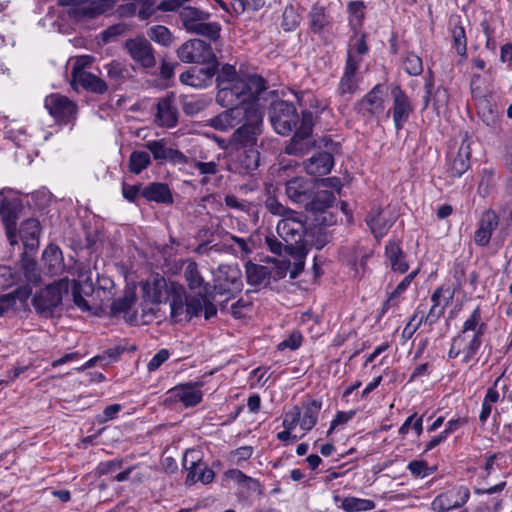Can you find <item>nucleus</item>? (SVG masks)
<instances>
[{
  "label": "nucleus",
  "instance_id": "nucleus-1",
  "mask_svg": "<svg viewBox=\"0 0 512 512\" xmlns=\"http://www.w3.org/2000/svg\"><path fill=\"white\" fill-rule=\"evenodd\" d=\"M487 325L482 320L480 307L477 306L464 321L460 332L452 339L448 358L461 357L465 364L474 359L484 339Z\"/></svg>",
  "mask_w": 512,
  "mask_h": 512
},
{
  "label": "nucleus",
  "instance_id": "nucleus-2",
  "mask_svg": "<svg viewBox=\"0 0 512 512\" xmlns=\"http://www.w3.org/2000/svg\"><path fill=\"white\" fill-rule=\"evenodd\" d=\"M330 117L331 112L326 103L323 104L317 100L314 101V104L311 103L308 109L302 111L300 126L286 146L285 152L295 156L307 154L314 145L311 140L313 126Z\"/></svg>",
  "mask_w": 512,
  "mask_h": 512
},
{
  "label": "nucleus",
  "instance_id": "nucleus-3",
  "mask_svg": "<svg viewBox=\"0 0 512 512\" xmlns=\"http://www.w3.org/2000/svg\"><path fill=\"white\" fill-rule=\"evenodd\" d=\"M258 98H242L237 104H233L224 112L217 115L212 124L216 129L226 130L240 122L260 123L262 111L257 102Z\"/></svg>",
  "mask_w": 512,
  "mask_h": 512
},
{
  "label": "nucleus",
  "instance_id": "nucleus-4",
  "mask_svg": "<svg viewBox=\"0 0 512 512\" xmlns=\"http://www.w3.org/2000/svg\"><path fill=\"white\" fill-rule=\"evenodd\" d=\"M183 27L188 33L207 37L216 41L220 37L221 26L217 22H209L210 14L198 8L184 6L179 11Z\"/></svg>",
  "mask_w": 512,
  "mask_h": 512
},
{
  "label": "nucleus",
  "instance_id": "nucleus-5",
  "mask_svg": "<svg viewBox=\"0 0 512 512\" xmlns=\"http://www.w3.org/2000/svg\"><path fill=\"white\" fill-rule=\"evenodd\" d=\"M278 236L285 243V251L295 250L296 246H306L308 240H304L308 236L306 228V217L297 211L290 213L284 219H280L276 226Z\"/></svg>",
  "mask_w": 512,
  "mask_h": 512
},
{
  "label": "nucleus",
  "instance_id": "nucleus-6",
  "mask_svg": "<svg viewBox=\"0 0 512 512\" xmlns=\"http://www.w3.org/2000/svg\"><path fill=\"white\" fill-rule=\"evenodd\" d=\"M69 290L68 278H62L42 288L33 298L32 304L36 312L44 317H50L53 311L62 303L63 295Z\"/></svg>",
  "mask_w": 512,
  "mask_h": 512
},
{
  "label": "nucleus",
  "instance_id": "nucleus-7",
  "mask_svg": "<svg viewBox=\"0 0 512 512\" xmlns=\"http://www.w3.org/2000/svg\"><path fill=\"white\" fill-rule=\"evenodd\" d=\"M21 207V200L12 190L0 191V216L12 246L18 243L17 220Z\"/></svg>",
  "mask_w": 512,
  "mask_h": 512
},
{
  "label": "nucleus",
  "instance_id": "nucleus-8",
  "mask_svg": "<svg viewBox=\"0 0 512 512\" xmlns=\"http://www.w3.org/2000/svg\"><path fill=\"white\" fill-rule=\"evenodd\" d=\"M270 121L280 135L290 134L299 121L296 107L282 98H277L270 107Z\"/></svg>",
  "mask_w": 512,
  "mask_h": 512
},
{
  "label": "nucleus",
  "instance_id": "nucleus-9",
  "mask_svg": "<svg viewBox=\"0 0 512 512\" xmlns=\"http://www.w3.org/2000/svg\"><path fill=\"white\" fill-rule=\"evenodd\" d=\"M214 289L220 295L233 297L243 287L242 273L237 265H220L214 272Z\"/></svg>",
  "mask_w": 512,
  "mask_h": 512
},
{
  "label": "nucleus",
  "instance_id": "nucleus-10",
  "mask_svg": "<svg viewBox=\"0 0 512 512\" xmlns=\"http://www.w3.org/2000/svg\"><path fill=\"white\" fill-rule=\"evenodd\" d=\"M183 467L188 471L185 480L187 485H193L196 482L208 484L215 477L214 471L202 461L200 453L196 450L186 451L183 457Z\"/></svg>",
  "mask_w": 512,
  "mask_h": 512
},
{
  "label": "nucleus",
  "instance_id": "nucleus-11",
  "mask_svg": "<svg viewBox=\"0 0 512 512\" xmlns=\"http://www.w3.org/2000/svg\"><path fill=\"white\" fill-rule=\"evenodd\" d=\"M177 57L184 63L205 64L216 57L210 44L201 39H191L177 49Z\"/></svg>",
  "mask_w": 512,
  "mask_h": 512
},
{
  "label": "nucleus",
  "instance_id": "nucleus-12",
  "mask_svg": "<svg viewBox=\"0 0 512 512\" xmlns=\"http://www.w3.org/2000/svg\"><path fill=\"white\" fill-rule=\"evenodd\" d=\"M115 0H58L62 6H68V13L74 18H94L107 11Z\"/></svg>",
  "mask_w": 512,
  "mask_h": 512
},
{
  "label": "nucleus",
  "instance_id": "nucleus-13",
  "mask_svg": "<svg viewBox=\"0 0 512 512\" xmlns=\"http://www.w3.org/2000/svg\"><path fill=\"white\" fill-rule=\"evenodd\" d=\"M471 143V138L465 133L458 151L448 154L446 172L451 178L461 177L470 167Z\"/></svg>",
  "mask_w": 512,
  "mask_h": 512
},
{
  "label": "nucleus",
  "instance_id": "nucleus-14",
  "mask_svg": "<svg viewBox=\"0 0 512 512\" xmlns=\"http://www.w3.org/2000/svg\"><path fill=\"white\" fill-rule=\"evenodd\" d=\"M179 285V283L173 281L168 282L164 277L157 274L152 276V278L143 285V297L146 301L159 304L163 301H167L172 295V288Z\"/></svg>",
  "mask_w": 512,
  "mask_h": 512
},
{
  "label": "nucleus",
  "instance_id": "nucleus-15",
  "mask_svg": "<svg viewBox=\"0 0 512 512\" xmlns=\"http://www.w3.org/2000/svg\"><path fill=\"white\" fill-rule=\"evenodd\" d=\"M125 48L130 57L143 68H153L156 65L154 49L147 39L143 37L128 39L125 42Z\"/></svg>",
  "mask_w": 512,
  "mask_h": 512
},
{
  "label": "nucleus",
  "instance_id": "nucleus-16",
  "mask_svg": "<svg viewBox=\"0 0 512 512\" xmlns=\"http://www.w3.org/2000/svg\"><path fill=\"white\" fill-rule=\"evenodd\" d=\"M315 192V183L303 177H295L286 182L285 193L294 203L306 205Z\"/></svg>",
  "mask_w": 512,
  "mask_h": 512
},
{
  "label": "nucleus",
  "instance_id": "nucleus-17",
  "mask_svg": "<svg viewBox=\"0 0 512 512\" xmlns=\"http://www.w3.org/2000/svg\"><path fill=\"white\" fill-rule=\"evenodd\" d=\"M470 492L466 487H458L438 495L432 502L433 508L439 511H450L460 508L468 501Z\"/></svg>",
  "mask_w": 512,
  "mask_h": 512
},
{
  "label": "nucleus",
  "instance_id": "nucleus-18",
  "mask_svg": "<svg viewBox=\"0 0 512 512\" xmlns=\"http://www.w3.org/2000/svg\"><path fill=\"white\" fill-rule=\"evenodd\" d=\"M369 51L366 43V35L362 33L360 36L351 39L347 49V57L345 69L358 72L365 56Z\"/></svg>",
  "mask_w": 512,
  "mask_h": 512
},
{
  "label": "nucleus",
  "instance_id": "nucleus-19",
  "mask_svg": "<svg viewBox=\"0 0 512 512\" xmlns=\"http://www.w3.org/2000/svg\"><path fill=\"white\" fill-rule=\"evenodd\" d=\"M45 107L58 122H65L74 116L76 104L69 98H45Z\"/></svg>",
  "mask_w": 512,
  "mask_h": 512
},
{
  "label": "nucleus",
  "instance_id": "nucleus-20",
  "mask_svg": "<svg viewBox=\"0 0 512 512\" xmlns=\"http://www.w3.org/2000/svg\"><path fill=\"white\" fill-rule=\"evenodd\" d=\"M187 320L195 316H199L204 312L205 319L215 316L217 309L215 305L208 299L205 292L199 291L194 297H187Z\"/></svg>",
  "mask_w": 512,
  "mask_h": 512
},
{
  "label": "nucleus",
  "instance_id": "nucleus-21",
  "mask_svg": "<svg viewBox=\"0 0 512 512\" xmlns=\"http://www.w3.org/2000/svg\"><path fill=\"white\" fill-rule=\"evenodd\" d=\"M259 133V123H244L233 133L231 142L237 150L255 148Z\"/></svg>",
  "mask_w": 512,
  "mask_h": 512
},
{
  "label": "nucleus",
  "instance_id": "nucleus-22",
  "mask_svg": "<svg viewBox=\"0 0 512 512\" xmlns=\"http://www.w3.org/2000/svg\"><path fill=\"white\" fill-rule=\"evenodd\" d=\"M71 85L75 92H79V87L94 94H104L108 90V84L102 78L90 72L72 78Z\"/></svg>",
  "mask_w": 512,
  "mask_h": 512
},
{
  "label": "nucleus",
  "instance_id": "nucleus-23",
  "mask_svg": "<svg viewBox=\"0 0 512 512\" xmlns=\"http://www.w3.org/2000/svg\"><path fill=\"white\" fill-rule=\"evenodd\" d=\"M334 165L333 156L325 151L317 152L303 162L304 170L313 176L328 174Z\"/></svg>",
  "mask_w": 512,
  "mask_h": 512
},
{
  "label": "nucleus",
  "instance_id": "nucleus-24",
  "mask_svg": "<svg viewBox=\"0 0 512 512\" xmlns=\"http://www.w3.org/2000/svg\"><path fill=\"white\" fill-rule=\"evenodd\" d=\"M498 226V216L494 211L487 210L482 214L479 227L475 231L474 241L479 246H486L490 242L493 231Z\"/></svg>",
  "mask_w": 512,
  "mask_h": 512
},
{
  "label": "nucleus",
  "instance_id": "nucleus-25",
  "mask_svg": "<svg viewBox=\"0 0 512 512\" xmlns=\"http://www.w3.org/2000/svg\"><path fill=\"white\" fill-rule=\"evenodd\" d=\"M215 68H192L180 75L181 83L194 88H204L212 83Z\"/></svg>",
  "mask_w": 512,
  "mask_h": 512
},
{
  "label": "nucleus",
  "instance_id": "nucleus-26",
  "mask_svg": "<svg viewBox=\"0 0 512 512\" xmlns=\"http://www.w3.org/2000/svg\"><path fill=\"white\" fill-rule=\"evenodd\" d=\"M167 301L170 307V317L174 322L187 320V296L181 284L172 288V295Z\"/></svg>",
  "mask_w": 512,
  "mask_h": 512
},
{
  "label": "nucleus",
  "instance_id": "nucleus-27",
  "mask_svg": "<svg viewBox=\"0 0 512 512\" xmlns=\"http://www.w3.org/2000/svg\"><path fill=\"white\" fill-rule=\"evenodd\" d=\"M260 165V153L256 148L236 151V168L240 174H253Z\"/></svg>",
  "mask_w": 512,
  "mask_h": 512
},
{
  "label": "nucleus",
  "instance_id": "nucleus-28",
  "mask_svg": "<svg viewBox=\"0 0 512 512\" xmlns=\"http://www.w3.org/2000/svg\"><path fill=\"white\" fill-rule=\"evenodd\" d=\"M385 256L388 260L391 269L395 272H407L409 265L406 261V255L403 252L400 243L395 240H390L385 246Z\"/></svg>",
  "mask_w": 512,
  "mask_h": 512
},
{
  "label": "nucleus",
  "instance_id": "nucleus-29",
  "mask_svg": "<svg viewBox=\"0 0 512 512\" xmlns=\"http://www.w3.org/2000/svg\"><path fill=\"white\" fill-rule=\"evenodd\" d=\"M366 223L376 238L383 237L394 223V218L386 217L385 213L376 208L366 217Z\"/></svg>",
  "mask_w": 512,
  "mask_h": 512
},
{
  "label": "nucleus",
  "instance_id": "nucleus-30",
  "mask_svg": "<svg viewBox=\"0 0 512 512\" xmlns=\"http://www.w3.org/2000/svg\"><path fill=\"white\" fill-rule=\"evenodd\" d=\"M153 0H126L119 7L122 16L138 15L141 20L149 18L154 12Z\"/></svg>",
  "mask_w": 512,
  "mask_h": 512
},
{
  "label": "nucleus",
  "instance_id": "nucleus-31",
  "mask_svg": "<svg viewBox=\"0 0 512 512\" xmlns=\"http://www.w3.org/2000/svg\"><path fill=\"white\" fill-rule=\"evenodd\" d=\"M141 196L147 201H154L160 204H171L173 202V196L168 185L161 182L150 183L143 187Z\"/></svg>",
  "mask_w": 512,
  "mask_h": 512
},
{
  "label": "nucleus",
  "instance_id": "nucleus-32",
  "mask_svg": "<svg viewBox=\"0 0 512 512\" xmlns=\"http://www.w3.org/2000/svg\"><path fill=\"white\" fill-rule=\"evenodd\" d=\"M41 232L40 222L36 219L25 220L20 227L19 234L24 246L30 250L38 247V238Z\"/></svg>",
  "mask_w": 512,
  "mask_h": 512
},
{
  "label": "nucleus",
  "instance_id": "nucleus-33",
  "mask_svg": "<svg viewBox=\"0 0 512 512\" xmlns=\"http://www.w3.org/2000/svg\"><path fill=\"white\" fill-rule=\"evenodd\" d=\"M42 259L50 274L57 275L63 271L64 259L62 251L57 245H48L43 251Z\"/></svg>",
  "mask_w": 512,
  "mask_h": 512
},
{
  "label": "nucleus",
  "instance_id": "nucleus-34",
  "mask_svg": "<svg viewBox=\"0 0 512 512\" xmlns=\"http://www.w3.org/2000/svg\"><path fill=\"white\" fill-rule=\"evenodd\" d=\"M156 119L161 126L173 127L176 125L178 111L172 104V98H162L158 102Z\"/></svg>",
  "mask_w": 512,
  "mask_h": 512
},
{
  "label": "nucleus",
  "instance_id": "nucleus-35",
  "mask_svg": "<svg viewBox=\"0 0 512 512\" xmlns=\"http://www.w3.org/2000/svg\"><path fill=\"white\" fill-rule=\"evenodd\" d=\"M242 90L236 91L235 96H259L268 89L266 80L258 75L251 74L241 79Z\"/></svg>",
  "mask_w": 512,
  "mask_h": 512
},
{
  "label": "nucleus",
  "instance_id": "nucleus-36",
  "mask_svg": "<svg viewBox=\"0 0 512 512\" xmlns=\"http://www.w3.org/2000/svg\"><path fill=\"white\" fill-rule=\"evenodd\" d=\"M217 86L220 91L231 90L238 88V85L241 84V79L236 72V69L233 65L225 64L222 66L217 75Z\"/></svg>",
  "mask_w": 512,
  "mask_h": 512
},
{
  "label": "nucleus",
  "instance_id": "nucleus-37",
  "mask_svg": "<svg viewBox=\"0 0 512 512\" xmlns=\"http://www.w3.org/2000/svg\"><path fill=\"white\" fill-rule=\"evenodd\" d=\"M173 395L186 407L195 406L202 400V392L193 384H185L172 389Z\"/></svg>",
  "mask_w": 512,
  "mask_h": 512
},
{
  "label": "nucleus",
  "instance_id": "nucleus-38",
  "mask_svg": "<svg viewBox=\"0 0 512 512\" xmlns=\"http://www.w3.org/2000/svg\"><path fill=\"white\" fill-rule=\"evenodd\" d=\"M109 84L113 88H118L129 77V70L123 63L113 60L104 65Z\"/></svg>",
  "mask_w": 512,
  "mask_h": 512
},
{
  "label": "nucleus",
  "instance_id": "nucleus-39",
  "mask_svg": "<svg viewBox=\"0 0 512 512\" xmlns=\"http://www.w3.org/2000/svg\"><path fill=\"white\" fill-rule=\"evenodd\" d=\"M322 403L318 400H310L303 404L304 413L301 416L300 427L304 431H310L317 423Z\"/></svg>",
  "mask_w": 512,
  "mask_h": 512
},
{
  "label": "nucleus",
  "instance_id": "nucleus-40",
  "mask_svg": "<svg viewBox=\"0 0 512 512\" xmlns=\"http://www.w3.org/2000/svg\"><path fill=\"white\" fill-rule=\"evenodd\" d=\"M334 201L335 197L332 192L320 191L316 193L315 191L312 199L305 205V208L314 213L323 212L331 207Z\"/></svg>",
  "mask_w": 512,
  "mask_h": 512
},
{
  "label": "nucleus",
  "instance_id": "nucleus-41",
  "mask_svg": "<svg viewBox=\"0 0 512 512\" xmlns=\"http://www.w3.org/2000/svg\"><path fill=\"white\" fill-rule=\"evenodd\" d=\"M184 278L187 282L188 287L191 290L199 289L200 291L206 292V286L204 279L201 276L198 265L194 261H188L184 269Z\"/></svg>",
  "mask_w": 512,
  "mask_h": 512
},
{
  "label": "nucleus",
  "instance_id": "nucleus-42",
  "mask_svg": "<svg viewBox=\"0 0 512 512\" xmlns=\"http://www.w3.org/2000/svg\"><path fill=\"white\" fill-rule=\"evenodd\" d=\"M268 267L248 262L246 264V277L250 285H261L270 278Z\"/></svg>",
  "mask_w": 512,
  "mask_h": 512
},
{
  "label": "nucleus",
  "instance_id": "nucleus-43",
  "mask_svg": "<svg viewBox=\"0 0 512 512\" xmlns=\"http://www.w3.org/2000/svg\"><path fill=\"white\" fill-rule=\"evenodd\" d=\"M310 27L314 32L321 31L329 24V15L326 8L319 3H315L309 12Z\"/></svg>",
  "mask_w": 512,
  "mask_h": 512
},
{
  "label": "nucleus",
  "instance_id": "nucleus-44",
  "mask_svg": "<svg viewBox=\"0 0 512 512\" xmlns=\"http://www.w3.org/2000/svg\"><path fill=\"white\" fill-rule=\"evenodd\" d=\"M412 107L408 98H395L393 118L397 129H401L407 121Z\"/></svg>",
  "mask_w": 512,
  "mask_h": 512
},
{
  "label": "nucleus",
  "instance_id": "nucleus-45",
  "mask_svg": "<svg viewBox=\"0 0 512 512\" xmlns=\"http://www.w3.org/2000/svg\"><path fill=\"white\" fill-rule=\"evenodd\" d=\"M341 508L346 512L368 511L375 508V503L370 499L345 497L342 500Z\"/></svg>",
  "mask_w": 512,
  "mask_h": 512
},
{
  "label": "nucleus",
  "instance_id": "nucleus-46",
  "mask_svg": "<svg viewBox=\"0 0 512 512\" xmlns=\"http://www.w3.org/2000/svg\"><path fill=\"white\" fill-rule=\"evenodd\" d=\"M151 163V158L148 152L133 151L129 158V170L134 174L141 173Z\"/></svg>",
  "mask_w": 512,
  "mask_h": 512
},
{
  "label": "nucleus",
  "instance_id": "nucleus-47",
  "mask_svg": "<svg viewBox=\"0 0 512 512\" xmlns=\"http://www.w3.org/2000/svg\"><path fill=\"white\" fill-rule=\"evenodd\" d=\"M359 74L358 72L344 69L343 76L339 83V88L343 94H355L358 92Z\"/></svg>",
  "mask_w": 512,
  "mask_h": 512
},
{
  "label": "nucleus",
  "instance_id": "nucleus-48",
  "mask_svg": "<svg viewBox=\"0 0 512 512\" xmlns=\"http://www.w3.org/2000/svg\"><path fill=\"white\" fill-rule=\"evenodd\" d=\"M356 109L364 116L375 115L383 110L381 98H361L356 103Z\"/></svg>",
  "mask_w": 512,
  "mask_h": 512
},
{
  "label": "nucleus",
  "instance_id": "nucleus-49",
  "mask_svg": "<svg viewBox=\"0 0 512 512\" xmlns=\"http://www.w3.org/2000/svg\"><path fill=\"white\" fill-rule=\"evenodd\" d=\"M21 268L28 282L37 283L40 281L37 262L26 253H23L21 257Z\"/></svg>",
  "mask_w": 512,
  "mask_h": 512
},
{
  "label": "nucleus",
  "instance_id": "nucleus-50",
  "mask_svg": "<svg viewBox=\"0 0 512 512\" xmlns=\"http://www.w3.org/2000/svg\"><path fill=\"white\" fill-rule=\"evenodd\" d=\"M147 35L151 40L163 46H169L172 42L170 30L162 25L152 26L147 31Z\"/></svg>",
  "mask_w": 512,
  "mask_h": 512
},
{
  "label": "nucleus",
  "instance_id": "nucleus-51",
  "mask_svg": "<svg viewBox=\"0 0 512 512\" xmlns=\"http://www.w3.org/2000/svg\"><path fill=\"white\" fill-rule=\"evenodd\" d=\"M93 61L94 57L91 55H81L70 58L68 64L72 66L71 79L82 73H86V68H89Z\"/></svg>",
  "mask_w": 512,
  "mask_h": 512
},
{
  "label": "nucleus",
  "instance_id": "nucleus-52",
  "mask_svg": "<svg viewBox=\"0 0 512 512\" xmlns=\"http://www.w3.org/2000/svg\"><path fill=\"white\" fill-rule=\"evenodd\" d=\"M290 255L296 257V261L293 263V268L290 270V278L295 279L302 272L305 265V257L308 253L306 246H296L295 250L287 251Z\"/></svg>",
  "mask_w": 512,
  "mask_h": 512
},
{
  "label": "nucleus",
  "instance_id": "nucleus-53",
  "mask_svg": "<svg viewBox=\"0 0 512 512\" xmlns=\"http://www.w3.org/2000/svg\"><path fill=\"white\" fill-rule=\"evenodd\" d=\"M136 302V295L133 291H126L123 297L113 301L111 312L116 315L121 312L129 311Z\"/></svg>",
  "mask_w": 512,
  "mask_h": 512
},
{
  "label": "nucleus",
  "instance_id": "nucleus-54",
  "mask_svg": "<svg viewBox=\"0 0 512 512\" xmlns=\"http://www.w3.org/2000/svg\"><path fill=\"white\" fill-rule=\"evenodd\" d=\"M403 68L409 75L417 76L423 72V63L418 55L411 52L405 56Z\"/></svg>",
  "mask_w": 512,
  "mask_h": 512
},
{
  "label": "nucleus",
  "instance_id": "nucleus-55",
  "mask_svg": "<svg viewBox=\"0 0 512 512\" xmlns=\"http://www.w3.org/2000/svg\"><path fill=\"white\" fill-rule=\"evenodd\" d=\"M265 208L275 216L281 217V219L286 218L293 213L294 210H291L285 207L281 202H279L274 196H268L264 202Z\"/></svg>",
  "mask_w": 512,
  "mask_h": 512
},
{
  "label": "nucleus",
  "instance_id": "nucleus-56",
  "mask_svg": "<svg viewBox=\"0 0 512 512\" xmlns=\"http://www.w3.org/2000/svg\"><path fill=\"white\" fill-rule=\"evenodd\" d=\"M145 147L152 153L153 158L157 161H166L169 149L166 147L165 141L153 140L145 143Z\"/></svg>",
  "mask_w": 512,
  "mask_h": 512
},
{
  "label": "nucleus",
  "instance_id": "nucleus-57",
  "mask_svg": "<svg viewBox=\"0 0 512 512\" xmlns=\"http://www.w3.org/2000/svg\"><path fill=\"white\" fill-rule=\"evenodd\" d=\"M478 109V114L484 118V121L487 124L494 123L496 116L498 114V110L495 107H492L489 103L488 98L482 97L479 98L478 103L476 104Z\"/></svg>",
  "mask_w": 512,
  "mask_h": 512
},
{
  "label": "nucleus",
  "instance_id": "nucleus-58",
  "mask_svg": "<svg viewBox=\"0 0 512 512\" xmlns=\"http://www.w3.org/2000/svg\"><path fill=\"white\" fill-rule=\"evenodd\" d=\"M19 275L9 266H0V288L6 289L17 283Z\"/></svg>",
  "mask_w": 512,
  "mask_h": 512
},
{
  "label": "nucleus",
  "instance_id": "nucleus-59",
  "mask_svg": "<svg viewBox=\"0 0 512 512\" xmlns=\"http://www.w3.org/2000/svg\"><path fill=\"white\" fill-rule=\"evenodd\" d=\"M452 37L457 54L465 56L467 48L464 28L462 26H455L452 30Z\"/></svg>",
  "mask_w": 512,
  "mask_h": 512
},
{
  "label": "nucleus",
  "instance_id": "nucleus-60",
  "mask_svg": "<svg viewBox=\"0 0 512 512\" xmlns=\"http://www.w3.org/2000/svg\"><path fill=\"white\" fill-rule=\"evenodd\" d=\"M424 321V311L417 310L408 324L404 327L402 335L406 339H410L417 331L421 323Z\"/></svg>",
  "mask_w": 512,
  "mask_h": 512
},
{
  "label": "nucleus",
  "instance_id": "nucleus-61",
  "mask_svg": "<svg viewBox=\"0 0 512 512\" xmlns=\"http://www.w3.org/2000/svg\"><path fill=\"white\" fill-rule=\"evenodd\" d=\"M301 422V409L298 406H293L289 411L284 414L283 426L288 430H293Z\"/></svg>",
  "mask_w": 512,
  "mask_h": 512
},
{
  "label": "nucleus",
  "instance_id": "nucleus-62",
  "mask_svg": "<svg viewBox=\"0 0 512 512\" xmlns=\"http://www.w3.org/2000/svg\"><path fill=\"white\" fill-rule=\"evenodd\" d=\"M418 273V269L410 272L408 275L404 277V279L397 285V287L391 292L389 299L384 304V309L386 306L389 305V303L395 298L399 297L411 284V282L414 280Z\"/></svg>",
  "mask_w": 512,
  "mask_h": 512
},
{
  "label": "nucleus",
  "instance_id": "nucleus-63",
  "mask_svg": "<svg viewBox=\"0 0 512 512\" xmlns=\"http://www.w3.org/2000/svg\"><path fill=\"white\" fill-rule=\"evenodd\" d=\"M407 468L415 477H426L431 474L430 468L424 460H413L408 464Z\"/></svg>",
  "mask_w": 512,
  "mask_h": 512
},
{
  "label": "nucleus",
  "instance_id": "nucleus-64",
  "mask_svg": "<svg viewBox=\"0 0 512 512\" xmlns=\"http://www.w3.org/2000/svg\"><path fill=\"white\" fill-rule=\"evenodd\" d=\"M123 464L122 459H113L105 462L99 463L96 468V474L98 476L107 475L109 473L115 472L119 468H121Z\"/></svg>",
  "mask_w": 512,
  "mask_h": 512
}]
</instances>
